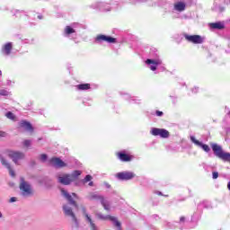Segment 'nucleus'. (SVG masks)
Masks as SVG:
<instances>
[{
    "label": "nucleus",
    "mask_w": 230,
    "mask_h": 230,
    "mask_svg": "<svg viewBox=\"0 0 230 230\" xmlns=\"http://www.w3.org/2000/svg\"><path fill=\"white\" fill-rule=\"evenodd\" d=\"M89 186H93V181H90V182H89Z\"/></svg>",
    "instance_id": "58836bf2"
},
{
    "label": "nucleus",
    "mask_w": 230,
    "mask_h": 230,
    "mask_svg": "<svg viewBox=\"0 0 230 230\" xmlns=\"http://www.w3.org/2000/svg\"><path fill=\"white\" fill-rule=\"evenodd\" d=\"M22 144H23V146H26V148H28V147L31 146V140H24Z\"/></svg>",
    "instance_id": "cd10ccee"
},
{
    "label": "nucleus",
    "mask_w": 230,
    "mask_h": 230,
    "mask_svg": "<svg viewBox=\"0 0 230 230\" xmlns=\"http://www.w3.org/2000/svg\"><path fill=\"white\" fill-rule=\"evenodd\" d=\"M12 48H13L12 42H8L4 44V47L2 48L3 55H5L6 57H8V55L12 53Z\"/></svg>",
    "instance_id": "aec40b11"
},
{
    "label": "nucleus",
    "mask_w": 230,
    "mask_h": 230,
    "mask_svg": "<svg viewBox=\"0 0 230 230\" xmlns=\"http://www.w3.org/2000/svg\"><path fill=\"white\" fill-rule=\"evenodd\" d=\"M211 148L217 157L223 161H230V153H226L222 150V146L217 144H211Z\"/></svg>",
    "instance_id": "7ed1b4c3"
},
{
    "label": "nucleus",
    "mask_w": 230,
    "mask_h": 230,
    "mask_svg": "<svg viewBox=\"0 0 230 230\" xmlns=\"http://www.w3.org/2000/svg\"><path fill=\"white\" fill-rule=\"evenodd\" d=\"M184 38L188 42H191L192 44H203L206 40V37L200 35H189L184 34Z\"/></svg>",
    "instance_id": "1a4fd4ad"
},
{
    "label": "nucleus",
    "mask_w": 230,
    "mask_h": 230,
    "mask_svg": "<svg viewBox=\"0 0 230 230\" xmlns=\"http://www.w3.org/2000/svg\"><path fill=\"white\" fill-rule=\"evenodd\" d=\"M3 75V72L0 70V76Z\"/></svg>",
    "instance_id": "ea45409f"
},
{
    "label": "nucleus",
    "mask_w": 230,
    "mask_h": 230,
    "mask_svg": "<svg viewBox=\"0 0 230 230\" xmlns=\"http://www.w3.org/2000/svg\"><path fill=\"white\" fill-rule=\"evenodd\" d=\"M95 41L98 44H102V42H108V44H114L116 42V39L111 36L98 35L95 39Z\"/></svg>",
    "instance_id": "ddd939ff"
},
{
    "label": "nucleus",
    "mask_w": 230,
    "mask_h": 230,
    "mask_svg": "<svg viewBox=\"0 0 230 230\" xmlns=\"http://www.w3.org/2000/svg\"><path fill=\"white\" fill-rule=\"evenodd\" d=\"M5 116L6 118H8V119H15V115H13V113H12L11 111L7 112Z\"/></svg>",
    "instance_id": "a878e982"
},
{
    "label": "nucleus",
    "mask_w": 230,
    "mask_h": 230,
    "mask_svg": "<svg viewBox=\"0 0 230 230\" xmlns=\"http://www.w3.org/2000/svg\"><path fill=\"white\" fill-rule=\"evenodd\" d=\"M0 162H1V164L4 165V167L9 171L11 177H15V172L13 171V169H12V165L10 164V162H8L6 157H4L1 154H0Z\"/></svg>",
    "instance_id": "f8f14e48"
},
{
    "label": "nucleus",
    "mask_w": 230,
    "mask_h": 230,
    "mask_svg": "<svg viewBox=\"0 0 230 230\" xmlns=\"http://www.w3.org/2000/svg\"><path fill=\"white\" fill-rule=\"evenodd\" d=\"M192 91L193 93H197L199 91V88H194Z\"/></svg>",
    "instance_id": "c9c22d12"
},
{
    "label": "nucleus",
    "mask_w": 230,
    "mask_h": 230,
    "mask_svg": "<svg viewBox=\"0 0 230 230\" xmlns=\"http://www.w3.org/2000/svg\"><path fill=\"white\" fill-rule=\"evenodd\" d=\"M156 116H163V111H156Z\"/></svg>",
    "instance_id": "473e14b6"
},
{
    "label": "nucleus",
    "mask_w": 230,
    "mask_h": 230,
    "mask_svg": "<svg viewBox=\"0 0 230 230\" xmlns=\"http://www.w3.org/2000/svg\"><path fill=\"white\" fill-rule=\"evenodd\" d=\"M92 8L94 10H101L102 12H111V5L105 2H94L92 4Z\"/></svg>",
    "instance_id": "9b49d317"
},
{
    "label": "nucleus",
    "mask_w": 230,
    "mask_h": 230,
    "mask_svg": "<svg viewBox=\"0 0 230 230\" xmlns=\"http://www.w3.org/2000/svg\"><path fill=\"white\" fill-rule=\"evenodd\" d=\"M209 28L210 30H224V28H226V23H224V22L209 23Z\"/></svg>",
    "instance_id": "6ab92c4d"
},
{
    "label": "nucleus",
    "mask_w": 230,
    "mask_h": 230,
    "mask_svg": "<svg viewBox=\"0 0 230 230\" xmlns=\"http://www.w3.org/2000/svg\"><path fill=\"white\" fill-rule=\"evenodd\" d=\"M190 141L196 145V146H199V148H202L204 152H210L211 148H209V146L203 144L202 142L197 140V138L193 136L190 137Z\"/></svg>",
    "instance_id": "2eb2a0df"
},
{
    "label": "nucleus",
    "mask_w": 230,
    "mask_h": 230,
    "mask_svg": "<svg viewBox=\"0 0 230 230\" xmlns=\"http://www.w3.org/2000/svg\"><path fill=\"white\" fill-rule=\"evenodd\" d=\"M0 137H6V132L0 131Z\"/></svg>",
    "instance_id": "2f4dec72"
},
{
    "label": "nucleus",
    "mask_w": 230,
    "mask_h": 230,
    "mask_svg": "<svg viewBox=\"0 0 230 230\" xmlns=\"http://www.w3.org/2000/svg\"><path fill=\"white\" fill-rule=\"evenodd\" d=\"M115 177L119 181H132V179L136 178V173L130 171H124L120 172H117Z\"/></svg>",
    "instance_id": "423d86ee"
},
{
    "label": "nucleus",
    "mask_w": 230,
    "mask_h": 230,
    "mask_svg": "<svg viewBox=\"0 0 230 230\" xmlns=\"http://www.w3.org/2000/svg\"><path fill=\"white\" fill-rule=\"evenodd\" d=\"M40 161H42L44 163L45 161L48 160V155H40Z\"/></svg>",
    "instance_id": "c85d7f7f"
},
{
    "label": "nucleus",
    "mask_w": 230,
    "mask_h": 230,
    "mask_svg": "<svg viewBox=\"0 0 230 230\" xmlns=\"http://www.w3.org/2000/svg\"><path fill=\"white\" fill-rule=\"evenodd\" d=\"M51 166H54V168H64V166H67L64 161H62L60 158H52L50 160Z\"/></svg>",
    "instance_id": "dca6fc26"
},
{
    "label": "nucleus",
    "mask_w": 230,
    "mask_h": 230,
    "mask_svg": "<svg viewBox=\"0 0 230 230\" xmlns=\"http://www.w3.org/2000/svg\"><path fill=\"white\" fill-rule=\"evenodd\" d=\"M0 218H3V212L0 210Z\"/></svg>",
    "instance_id": "e433bc0d"
},
{
    "label": "nucleus",
    "mask_w": 230,
    "mask_h": 230,
    "mask_svg": "<svg viewBox=\"0 0 230 230\" xmlns=\"http://www.w3.org/2000/svg\"><path fill=\"white\" fill-rule=\"evenodd\" d=\"M63 211L66 217H69L70 218L72 217H75V212H73V208H71V206H69V204L63 205Z\"/></svg>",
    "instance_id": "a211bd4d"
},
{
    "label": "nucleus",
    "mask_w": 230,
    "mask_h": 230,
    "mask_svg": "<svg viewBox=\"0 0 230 230\" xmlns=\"http://www.w3.org/2000/svg\"><path fill=\"white\" fill-rule=\"evenodd\" d=\"M6 155L12 159L13 163H14L16 166H21V161L26 157L24 153L21 151H7Z\"/></svg>",
    "instance_id": "20e7f679"
},
{
    "label": "nucleus",
    "mask_w": 230,
    "mask_h": 230,
    "mask_svg": "<svg viewBox=\"0 0 230 230\" xmlns=\"http://www.w3.org/2000/svg\"><path fill=\"white\" fill-rule=\"evenodd\" d=\"M174 10L176 12H184L186 10V3L179 1L174 4Z\"/></svg>",
    "instance_id": "412c9836"
},
{
    "label": "nucleus",
    "mask_w": 230,
    "mask_h": 230,
    "mask_svg": "<svg viewBox=\"0 0 230 230\" xmlns=\"http://www.w3.org/2000/svg\"><path fill=\"white\" fill-rule=\"evenodd\" d=\"M158 195H162V193H161V192H159V193H158Z\"/></svg>",
    "instance_id": "79ce46f5"
},
{
    "label": "nucleus",
    "mask_w": 230,
    "mask_h": 230,
    "mask_svg": "<svg viewBox=\"0 0 230 230\" xmlns=\"http://www.w3.org/2000/svg\"><path fill=\"white\" fill-rule=\"evenodd\" d=\"M61 194L63 197H65V199H66L71 206H74V208H78V204H76V201H75L76 199H78V196H76L75 193L69 194L67 190L62 189Z\"/></svg>",
    "instance_id": "6e6552de"
},
{
    "label": "nucleus",
    "mask_w": 230,
    "mask_h": 230,
    "mask_svg": "<svg viewBox=\"0 0 230 230\" xmlns=\"http://www.w3.org/2000/svg\"><path fill=\"white\" fill-rule=\"evenodd\" d=\"M78 91H87L88 89H91V84H79L76 86Z\"/></svg>",
    "instance_id": "393cba45"
},
{
    "label": "nucleus",
    "mask_w": 230,
    "mask_h": 230,
    "mask_svg": "<svg viewBox=\"0 0 230 230\" xmlns=\"http://www.w3.org/2000/svg\"><path fill=\"white\" fill-rule=\"evenodd\" d=\"M87 199L89 200H100L102 208L105 209V211H111V203L109 200L105 199L102 196H100L96 193H90L87 196Z\"/></svg>",
    "instance_id": "39448f33"
},
{
    "label": "nucleus",
    "mask_w": 230,
    "mask_h": 230,
    "mask_svg": "<svg viewBox=\"0 0 230 230\" xmlns=\"http://www.w3.org/2000/svg\"><path fill=\"white\" fill-rule=\"evenodd\" d=\"M152 136H159L160 137H163L164 139H166L170 137V132L164 128H153L151 129Z\"/></svg>",
    "instance_id": "9d476101"
},
{
    "label": "nucleus",
    "mask_w": 230,
    "mask_h": 230,
    "mask_svg": "<svg viewBox=\"0 0 230 230\" xmlns=\"http://www.w3.org/2000/svg\"><path fill=\"white\" fill-rule=\"evenodd\" d=\"M20 127H22V128L27 132H33V127H31V124L28 121L22 120L20 123Z\"/></svg>",
    "instance_id": "4be33fe9"
},
{
    "label": "nucleus",
    "mask_w": 230,
    "mask_h": 230,
    "mask_svg": "<svg viewBox=\"0 0 230 230\" xmlns=\"http://www.w3.org/2000/svg\"><path fill=\"white\" fill-rule=\"evenodd\" d=\"M227 188H228V190H230V181H229L228 184H227Z\"/></svg>",
    "instance_id": "4c0bfd02"
},
{
    "label": "nucleus",
    "mask_w": 230,
    "mask_h": 230,
    "mask_svg": "<svg viewBox=\"0 0 230 230\" xmlns=\"http://www.w3.org/2000/svg\"><path fill=\"white\" fill-rule=\"evenodd\" d=\"M74 33H76V24L68 25L64 30V35L66 37H71Z\"/></svg>",
    "instance_id": "f3484780"
},
{
    "label": "nucleus",
    "mask_w": 230,
    "mask_h": 230,
    "mask_svg": "<svg viewBox=\"0 0 230 230\" xmlns=\"http://www.w3.org/2000/svg\"><path fill=\"white\" fill-rule=\"evenodd\" d=\"M132 102H136V99H132Z\"/></svg>",
    "instance_id": "a19ab883"
},
{
    "label": "nucleus",
    "mask_w": 230,
    "mask_h": 230,
    "mask_svg": "<svg viewBox=\"0 0 230 230\" xmlns=\"http://www.w3.org/2000/svg\"><path fill=\"white\" fill-rule=\"evenodd\" d=\"M82 172L80 171H75L71 174H60L58 177V182H60V184L67 186L70 183L74 182V181H76V179H78V176H80Z\"/></svg>",
    "instance_id": "f257e3e1"
},
{
    "label": "nucleus",
    "mask_w": 230,
    "mask_h": 230,
    "mask_svg": "<svg viewBox=\"0 0 230 230\" xmlns=\"http://www.w3.org/2000/svg\"><path fill=\"white\" fill-rule=\"evenodd\" d=\"M228 114H230V111L228 112Z\"/></svg>",
    "instance_id": "37998d69"
},
{
    "label": "nucleus",
    "mask_w": 230,
    "mask_h": 230,
    "mask_svg": "<svg viewBox=\"0 0 230 230\" xmlns=\"http://www.w3.org/2000/svg\"><path fill=\"white\" fill-rule=\"evenodd\" d=\"M184 220H186V217H181L180 218V222H184Z\"/></svg>",
    "instance_id": "f704fd0d"
},
{
    "label": "nucleus",
    "mask_w": 230,
    "mask_h": 230,
    "mask_svg": "<svg viewBox=\"0 0 230 230\" xmlns=\"http://www.w3.org/2000/svg\"><path fill=\"white\" fill-rule=\"evenodd\" d=\"M17 200V198L13 197L10 199V202H15Z\"/></svg>",
    "instance_id": "72a5a7b5"
},
{
    "label": "nucleus",
    "mask_w": 230,
    "mask_h": 230,
    "mask_svg": "<svg viewBox=\"0 0 230 230\" xmlns=\"http://www.w3.org/2000/svg\"><path fill=\"white\" fill-rule=\"evenodd\" d=\"M95 217L99 220H111V222H113L114 226H116L118 230L121 229V223H119V221H118V219L114 217L105 216L100 212L95 213Z\"/></svg>",
    "instance_id": "0eeeda50"
},
{
    "label": "nucleus",
    "mask_w": 230,
    "mask_h": 230,
    "mask_svg": "<svg viewBox=\"0 0 230 230\" xmlns=\"http://www.w3.org/2000/svg\"><path fill=\"white\" fill-rule=\"evenodd\" d=\"M10 94V92L7 90H0V96H8Z\"/></svg>",
    "instance_id": "bb28decb"
},
{
    "label": "nucleus",
    "mask_w": 230,
    "mask_h": 230,
    "mask_svg": "<svg viewBox=\"0 0 230 230\" xmlns=\"http://www.w3.org/2000/svg\"><path fill=\"white\" fill-rule=\"evenodd\" d=\"M146 64L148 66V67H149V69H151V71H155V69H157V66H161V64H163V61L160 58L147 59L146 61Z\"/></svg>",
    "instance_id": "4468645a"
},
{
    "label": "nucleus",
    "mask_w": 230,
    "mask_h": 230,
    "mask_svg": "<svg viewBox=\"0 0 230 230\" xmlns=\"http://www.w3.org/2000/svg\"><path fill=\"white\" fill-rule=\"evenodd\" d=\"M20 193L22 197H31L33 195V188L28 181H24V178L20 179Z\"/></svg>",
    "instance_id": "f03ea898"
},
{
    "label": "nucleus",
    "mask_w": 230,
    "mask_h": 230,
    "mask_svg": "<svg viewBox=\"0 0 230 230\" xmlns=\"http://www.w3.org/2000/svg\"><path fill=\"white\" fill-rule=\"evenodd\" d=\"M71 221H72V227L75 229H78L80 227V221H78V218L76 217V215L72 216Z\"/></svg>",
    "instance_id": "5701e85b"
},
{
    "label": "nucleus",
    "mask_w": 230,
    "mask_h": 230,
    "mask_svg": "<svg viewBox=\"0 0 230 230\" xmlns=\"http://www.w3.org/2000/svg\"><path fill=\"white\" fill-rule=\"evenodd\" d=\"M212 178H213V179H218V172H214L212 173Z\"/></svg>",
    "instance_id": "7c9ffc66"
},
{
    "label": "nucleus",
    "mask_w": 230,
    "mask_h": 230,
    "mask_svg": "<svg viewBox=\"0 0 230 230\" xmlns=\"http://www.w3.org/2000/svg\"><path fill=\"white\" fill-rule=\"evenodd\" d=\"M93 180V176L91 175H86L84 178V182H89Z\"/></svg>",
    "instance_id": "c756f323"
},
{
    "label": "nucleus",
    "mask_w": 230,
    "mask_h": 230,
    "mask_svg": "<svg viewBox=\"0 0 230 230\" xmlns=\"http://www.w3.org/2000/svg\"><path fill=\"white\" fill-rule=\"evenodd\" d=\"M119 158L120 161H132V156L123 153L119 154Z\"/></svg>",
    "instance_id": "b1692460"
}]
</instances>
